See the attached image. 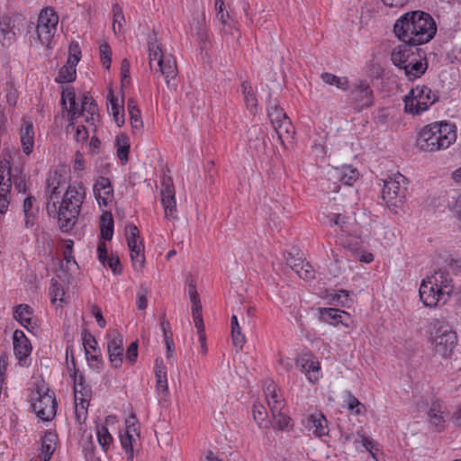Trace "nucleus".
Listing matches in <instances>:
<instances>
[{
  "label": "nucleus",
  "instance_id": "nucleus-1",
  "mask_svg": "<svg viewBox=\"0 0 461 461\" xmlns=\"http://www.w3.org/2000/svg\"><path fill=\"white\" fill-rule=\"evenodd\" d=\"M59 178L55 173L47 180L46 192L49 194L47 212L57 217L59 229L68 232L75 226L82 203L86 197V188L81 183L69 185L59 202Z\"/></svg>",
  "mask_w": 461,
  "mask_h": 461
},
{
  "label": "nucleus",
  "instance_id": "nucleus-2",
  "mask_svg": "<svg viewBox=\"0 0 461 461\" xmlns=\"http://www.w3.org/2000/svg\"><path fill=\"white\" fill-rule=\"evenodd\" d=\"M437 32L433 18L422 11H412L397 19L393 33L401 42L420 46L430 41Z\"/></svg>",
  "mask_w": 461,
  "mask_h": 461
},
{
  "label": "nucleus",
  "instance_id": "nucleus-3",
  "mask_svg": "<svg viewBox=\"0 0 461 461\" xmlns=\"http://www.w3.org/2000/svg\"><path fill=\"white\" fill-rule=\"evenodd\" d=\"M456 140L455 124L436 122L422 127L416 139V147L423 152H436L449 148Z\"/></svg>",
  "mask_w": 461,
  "mask_h": 461
},
{
  "label": "nucleus",
  "instance_id": "nucleus-4",
  "mask_svg": "<svg viewBox=\"0 0 461 461\" xmlns=\"http://www.w3.org/2000/svg\"><path fill=\"white\" fill-rule=\"evenodd\" d=\"M454 285L449 273L444 270L436 271L422 280L419 294L426 307H437L445 304L453 293Z\"/></svg>",
  "mask_w": 461,
  "mask_h": 461
},
{
  "label": "nucleus",
  "instance_id": "nucleus-5",
  "mask_svg": "<svg viewBox=\"0 0 461 461\" xmlns=\"http://www.w3.org/2000/svg\"><path fill=\"white\" fill-rule=\"evenodd\" d=\"M393 64L402 69L409 79L421 77L428 68L425 52L417 46L402 42L391 53Z\"/></svg>",
  "mask_w": 461,
  "mask_h": 461
},
{
  "label": "nucleus",
  "instance_id": "nucleus-6",
  "mask_svg": "<svg viewBox=\"0 0 461 461\" xmlns=\"http://www.w3.org/2000/svg\"><path fill=\"white\" fill-rule=\"evenodd\" d=\"M427 332L433 350L444 358L451 356L457 343V336L447 321L433 318L428 322Z\"/></svg>",
  "mask_w": 461,
  "mask_h": 461
},
{
  "label": "nucleus",
  "instance_id": "nucleus-7",
  "mask_svg": "<svg viewBox=\"0 0 461 461\" xmlns=\"http://www.w3.org/2000/svg\"><path fill=\"white\" fill-rule=\"evenodd\" d=\"M148 51L150 68H153V62L156 61L158 65V71L164 76L165 81L168 85L170 79L175 78L177 75L176 61L173 56L164 55L161 43L158 42L155 32L149 35Z\"/></svg>",
  "mask_w": 461,
  "mask_h": 461
},
{
  "label": "nucleus",
  "instance_id": "nucleus-8",
  "mask_svg": "<svg viewBox=\"0 0 461 461\" xmlns=\"http://www.w3.org/2000/svg\"><path fill=\"white\" fill-rule=\"evenodd\" d=\"M406 181V177L400 173H396L384 180L382 197L386 203L387 207L394 213H397V209L405 203Z\"/></svg>",
  "mask_w": 461,
  "mask_h": 461
},
{
  "label": "nucleus",
  "instance_id": "nucleus-9",
  "mask_svg": "<svg viewBox=\"0 0 461 461\" xmlns=\"http://www.w3.org/2000/svg\"><path fill=\"white\" fill-rule=\"evenodd\" d=\"M438 100V95L427 86H417L404 97V110L418 115L428 110Z\"/></svg>",
  "mask_w": 461,
  "mask_h": 461
},
{
  "label": "nucleus",
  "instance_id": "nucleus-10",
  "mask_svg": "<svg viewBox=\"0 0 461 461\" xmlns=\"http://www.w3.org/2000/svg\"><path fill=\"white\" fill-rule=\"evenodd\" d=\"M59 16L52 8L41 10L35 29L33 41L46 48H50L52 38L57 31Z\"/></svg>",
  "mask_w": 461,
  "mask_h": 461
},
{
  "label": "nucleus",
  "instance_id": "nucleus-11",
  "mask_svg": "<svg viewBox=\"0 0 461 461\" xmlns=\"http://www.w3.org/2000/svg\"><path fill=\"white\" fill-rule=\"evenodd\" d=\"M358 176V171L351 166L344 165L340 167H331L327 172L326 187L331 193H337L339 189V183L350 186L357 180Z\"/></svg>",
  "mask_w": 461,
  "mask_h": 461
},
{
  "label": "nucleus",
  "instance_id": "nucleus-12",
  "mask_svg": "<svg viewBox=\"0 0 461 461\" xmlns=\"http://www.w3.org/2000/svg\"><path fill=\"white\" fill-rule=\"evenodd\" d=\"M37 395L32 403V409L37 417L43 421L53 420L57 412V401L54 393L49 389L43 393L41 390H38Z\"/></svg>",
  "mask_w": 461,
  "mask_h": 461
},
{
  "label": "nucleus",
  "instance_id": "nucleus-13",
  "mask_svg": "<svg viewBox=\"0 0 461 461\" xmlns=\"http://www.w3.org/2000/svg\"><path fill=\"white\" fill-rule=\"evenodd\" d=\"M140 231L136 225L131 224L126 227L127 245L131 252L132 266L137 271H141L145 266L144 246L141 241L138 242Z\"/></svg>",
  "mask_w": 461,
  "mask_h": 461
},
{
  "label": "nucleus",
  "instance_id": "nucleus-14",
  "mask_svg": "<svg viewBox=\"0 0 461 461\" xmlns=\"http://www.w3.org/2000/svg\"><path fill=\"white\" fill-rule=\"evenodd\" d=\"M161 203L164 208L165 217L167 220L178 219L176 201V192L170 176L164 177L161 183Z\"/></svg>",
  "mask_w": 461,
  "mask_h": 461
},
{
  "label": "nucleus",
  "instance_id": "nucleus-15",
  "mask_svg": "<svg viewBox=\"0 0 461 461\" xmlns=\"http://www.w3.org/2000/svg\"><path fill=\"white\" fill-rule=\"evenodd\" d=\"M349 99L357 110L369 107L374 102L373 90L366 80H360L352 88Z\"/></svg>",
  "mask_w": 461,
  "mask_h": 461
},
{
  "label": "nucleus",
  "instance_id": "nucleus-16",
  "mask_svg": "<svg viewBox=\"0 0 461 461\" xmlns=\"http://www.w3.org/2000/svg\"><path fill=\"white\" fill-rule=\"evenodd\" d=\"M109 361L115 368H120L123 362V338L121 334L110 335L107 341Z\"/></svg>",
  "mask_w": 461,
  "mask_h": 461
},
{
  "label": "nucleus",
  "instance_id": "nucleus-17",
  "mask_svg": "<svg viewBox=\"0 0 461 461\" xmlns=\"http://www.w3.org/2000/svg\"><path fill=\"white\" fill-rule=\"evenodd\" d=\"M18 31L13 17L0 15V43L3 47H10L15 42Z\"/></svg>",
  "mask_w": 461,
  "mask_h": 461
},
{
  "label": "nucleus",
  "instance_id": "nucleus-18",
  "mask_svg": "<svg viewBox=\"0 0 461 461\" xmlns=\"http://www.w3.org/2000/svg\"><path fill=\"white\" fill-rule=\"evenodd\" d=\"M93 191L100 206L107 207L113 199V189L109 178L100 176L96 179Z\"/></svg>",
  "mask_w": 461,
  "mask_h": 461
},
{
  "label": "nucleus",
  "instance_id": "nucleus-19",
  "mask_svg": "<svg viewBox=\"0 0 461 461\" xmlns=\"http://www.w3.org/2000/svg\"><path fill=\"white\" fill-rule=\"evenodd\" d=\"M14 352L20 366L27 365V357L31 355L32 345L23 331L16 330L14 332Z\"/></svg>",
  "mask_w": 461,
  "mask_h": 461
},
{
  "label": "nucleus",
  "instance_id": "nucleus-20",
  "mask_svg": "<svg viewBox=\"0 0 461 461\" xmlns=\"http://www.w3.org/2000/svg\"><path fill=\"white\" fill-rule=\"evenodd\" d=\"M320 320L331 325L343 324L349 328L353 321L348 313L336 308H319Z\"/></svg>",
  "mask_w": 461,
  "mask_h": 461
},
{
  "label": "nucleus",
  "instance_id": "nucleus-21",
  "mask_svg": "<svg viewBox=\"0 0 461 461\" xmlns=\"http://www.w3.org/2000/svg\"><path fill=\"white\" fill-rule=\"evenodd\" d=\"M305 427L318 438L329 434L328 420L321 412H315L307 416Z\"/></svg>",
  "mask_w": 461,
  "mask_h": 461
},
{
  "label": "nucleus",
  "instance_id": "nucleus-22",
  "mask_svg": "<svg viewBox=\"0 0 461 461\" xmlns=\"http://www.w3.org/2000/svg\"><path fill=\"white\" fill-rule=\"evenodd\" d=\"M265 395L272 415H278L285 406V402L283 397L277 393L274 384H269L265 388Z\"/></svg>",
  "mask_w": 461,
  "mask_h": 461
},
{
  "label": "nucleus",
  "instance_id": "nucleus-23",
  "mask_svg": "<svg viewBox=\"0 0 461 461\" xmlns=\"http://www.w3.org/2000/svg\"><path fill=\"white\" fill-rule=\"evenodd\" d=\"M20 135L23 152L26 155L31 154L34 144V132L32 122L26 120L23 121Z\"/></svg>",
  "mask_w": 461,
  "mask_h": 461
},
{
  "label": "nucleus",
  "instance_id": "nucleus-24",
  "mask_svg": "<svg viewBox=\"0 0 461 461\" xmlns=\"http://www.w3.org/2000/svg\"><path fill=\"white\" fill-rule=\"evenodd\" d=\"M107 101L109 104L107 105V109L109 113L113 115L114 122L118 127H122L124 124V110L122 104H120L118 100L114 97L113 90H109L107 94Z\"/></svg>",
  "mask_w": 461,
  "mask_h": 461
},
{
  "label": "nucleus",
  "instance_id": "nucleus-25",
  "mask_svg": "<svg viewBox=\"0 0 461 461\" xmlns=\"http://www.w3.org/2000/svg\"><path fill=\"white\" fill-rule=\"evenodd\" d=\"M273 127L282 143L293 140L295 131L289 117L285 118Z\"/></svg>",
  "mask_w": 461,
  "mask_h": 461
},
{
  "label": "nucleus",
  "instance_id": "nucleus-26",
  "mask_svg": "<svg viewBox=\"0 0 461 461\" xmlns=\"http://www.w3.org/2000/svg\"><path fill=\"white\" fill-rule=\"evenodd\" d=\"M155 375L157 390L168 395V384L166 366L163 365L161 361L159 362L158 360H156Z\"/></svg>",
  "mask_w": 461,
  "mask_h": 461
},
{
  "label": "nucleus",
  "instance_id": "nucleus-27",
  "mask_svg": "<svg viewBox=\"0 0 461 461\" xmlns=\"http://www.w3.org/2000/svg\"><path fill=\"white\" fill-rule=\"evenodd\" d=\"M32 314V308L27 304H20L15 307L14 312V317L16 321H20V323L28 329L29 325L32 322L31 315Z\"/></svg>",
  "mask_w": 461,
  "mask_h": 461
},
{
  "label": "nucleus",
  "instance_id": "nucleus-28",
  "mask_svg": "<svg viewBox=\"0 0 461 461\" xmlns=\"http://www.w3.org/2000/svg\"><path fill=\"white\" fill-rule=\"evenodd\" d=\"M113 234V219L111 212H105L101 216V236L104 240H111Z\"/></svg>",
  "mask_w": 461,
  "mask_h": 461
},
{
  "label": "nucleus",
  "instance_id": "nucleus-29",
  "mask_svg": "<svg viewBox=\"0 0 461 461\" xmlns=\"http://www.w3.org/2000/svg\"><path fill=\"white\" fill-rule=\"evenodd\" d=\"M430 423L435 426L438 430L444 427L445 420L443 412L440 410V405L438 402H433L428 413Z\"/></svg>",
  "mask_w": 461,
  "mask_h": 461
},
{
  "label": "nucleus",
  "instance_id": "nucleus-30",
  "mask_svg": "<svg viewBox=\"0 0 461 461\" xmlns=\"http://www.w3.org/2000/svg\"><path fill=\"white\" fill-rule=\"evenodd\" d=\"M321 78L324 83L330 86H335L337 88L346 90L348 86V79L346 77H337L331 73H322Z\"/></svg>",
  "mask_w": 461,
  "mask_h": 461
},
{
  "label": "nucleus",
  "instance_id": "nucleus-31",
  "mask_svg": "<svg viewBox=\"0 0 461 461\" xmlns=\"http://www.w3.org/2000/svg\"><path fill=\"white\" fill-rule=\"evenodd\" d=\"M76 79V65L67 63L60 68L56 81L59 83H70Z\"/></svg>",
  "mask_w": 461,
  "mask_h": 461
},
{
  "label": "nucleus",
  "instance_id": "nucleus-32",
  "mask_svg": "<svg viewBox=\"0 0 461 461\" xmlns=\"http://www.w3.org/2000/svg\"><path fill=\"white\" fill-rule=\"evenodd\" d=\"M74 394L76 409L77 410V407L80 406L82 410L86 411L89 405V399L91 394L90 389L85 387V390H82V388L75 387Z\"/></svg>",
  "mask_w": 461,
  "mask_h": 461
},
{
  "label": "nucleus",
  "instance_id": "nucleus-33",
  "mask_svg": "<svg viewBox=\"0 0 461 461\" xmlns=\"http://www.w3.org/2000/svg\"><path fill=\"white\" fill-rule=\"evenodd\" d=\"M117 156L122 163L128 161V155L130 151V142L126 135H120L116 138Z\"/></svg>",
  "mask_w": 461,
  "mask_h": 461
},
{
  "label": "nucleus",
  "instance_id": "nucleus-34",
  "mask_svg": "<svg viewBox=\"0 0 461 461\" xmlns=\"http://www.w3.org/2000/svg\"><path fill=\"white\" fill-rule=\"evenodd\" d=\"M56 435L48 432L44 435L41 443V456L47 458H51L53 452L55 450L53 444L55 442Z\"/></svg>",
  "mask_w": 461,
  "mask_h": 461
},
{
  "label": "nucleus",
  "instance_id": "nucleus-35",
  "mask_svg": "<svg viewBox=\"0 0 461 461\" xmlns=\"http://www.w3.org/2000/svg\"><path fill=\"white\" fill-rule=\"evenodd\" d=\"M81 108L84 113L91 115V119H93V116H98L97 104L88 93L84 94L82 97Z\"/></svg>",
  "mask_w": 461,
  "mask_h": 461
},
{
  "label": "nucleus",
  "instance_id": "nucleus-36",
  "mask_svg": "<svg viewBox=\"0 0 461 461\" xmlns=\"http://www.w3.org/2000/svg\"><path fill=\"white\" fill-rule=\"evenodd\" d=\"M113 29L115 33L121 32L122 29L125 23L124 15L122 13V9L118 4L113 5Z\"/></svg>",
  "mask_w": 461,
  "mask_h": 461
},
{
  "label": "nucleus",
  "instance_id": "nucleus-37",
  "mask_svg": "<svg viewBox=\"0 0 461 461\" xmlns=\"http://www.w3.org/2000/svg\"><path fill=\"white\" fill-rule=\"evenodd\" d=\"M68 112V116L69 123L66 127V132L69 133L70 131H74L76 120L77 118H79L80 116H83L84 112H83L81 106L79 107L77 104H75L73 106L69 105V109Z\"/></svg>",
  "mask_w": 461,
  "mask_h": 461
},
{
  "label": "nucleus",
  "instance_id": "nucleus-38",
  "mask_svg": "<svg viewBox=\"0 0 461 461\" xmlns=\"http://www.w3.org/2000/svg\"><path fill=\"white\" fill-rule=\"evenodd\" d=\"M65 294L64 289L60 284H59L58 280L55 278L51 279V284L50 287V295L51 298V303H55L57 301L62 303L64 301L63 296Z\"/></svg>",
  "mask_w": 461,
  "mask_h": 461
},
{
  "label": "nucleus",
  "instance_id": "nucleus-39",
  "mask_svg": "<svg viewBox=\"0 0 461 461\" xmlns=\"http://www.w3.org/2000/svg\"><path fill=\"white\" fill-rule=\"evenodd\" d=\"M130 121L132 129V134L140 137L143 133V122L141 120L140 111H135L130 114Z\"/></svg>",
  "mask_w": 461,
  "mask_h": 461
},
{
  "label": "nucleus",
  "instance_id": "nucleus-40",
  "mask_svg": "<svg viewBox=\"0 0 461 461\" xmlns=\"http://www.w3.org/2000/svg\"><path fill=\"white\" fill-rule=\"evenodd\" d=\"M241 87L243 89L244 99H245L247 107L250 110H252L253 108H256L257 104H258L257 98H256V95H255L251 86L248 83L243 82L241 85Z\"/></svg>",
  "mask_w": 461,
  "mask_h": 461
},
{
  "label": "nucleus",
  "instance_id": "nucleus-41",
  "mask_svg": "<svg viewBox=\"0 0 461 461\" xmlns=\"http://www.w3.org/2000/svg\"><path fill=\"white\" fill-rule=\"evenodd\" d=\"M297 366L305 373H314L320 370V363L315 359L301 358L297 361Z\"/></svg>",
  "mask_w": 461,
  "mask_h": 461
},
{
  "label": "nucleus",
  "instance_id": "nucleus-42",
  "mask_svg": "<svg viewBox=\"0 0 461 461\" xmlns=\"http://www.w3.org/2000/svg\"><path fill=\"white\" fill-rule=\"evenodd\" d=\"M268 116L273 126L288 117L284 110L277 104H274L269 107Z\"/></svg>",
  "mask_w": 461,
  "mask_h": 461
},
{
  "label": "nucleus",
  "instance_id": "nucleus-43",
  "mask_svg": "<svg viewBox=\"0 0 461 461\" xmlns=\"http://www.w3.org/2000/svg\"><path fill=\"white\" fill-rule=\"evenodd\" d=\"M82 339L86 356L89 355L90 350L93 352L97 351V341L91 333L87 330H84Z\"/></svg>",
  "mask_w": 461,
  "mask_h": 461
},
{
  "label": "nucleus",
  "instance_id": "nucleus-44",
  "mask_svg": "<svg viewBox=\"0 0 461 461\" xmlns=\"http://www.w3.org/2000/svg\"><path fill=\"white\" fill-rule=\"evenodd\" d=\"M348 408L357 415H360L365 410V406L357 398H356L350 392L347 393Z\"/></svg>",
  "mask_w": 461,
  "mask_h": 461
},
{
  "label": "nucleus",
  "instance_id": "nucleus-45",
  "mask_svg": "<svg viewBox=\"0 0 461 461\" xmlns=\"http://www.w3.org/2000/svg\"><path fill=\"white\" fill-rule=\"evenodd\" d=\"M252 412L254 420L258 422L259 426H262L267 418V411L266 407L261 403H255L253 405Z\"/></svg>",
  "mask_w": 461,
  "mask_h": 461
},
{
  "label": "nucleus",
  "instance_id": "nucleus-46",
  "mask_svg": "<svg viewBox=\"0 0 461 461\" xmlns=\"http://www.w3.org/2000/svg\"><path fill=\"white\" fill-rule=\"evenodd\" d=\"M100 58L104 68L108 70L111 67L112 52L107 43L100 45Z\"/></svg>",
  "mask_w": 461,
  "mask_h": 461
},
{
  "label": "nucleus",
  "instance_id": "nucleus-47",
  "mask_svg": "<svg viewBox=\"0 0 461 461\" xmlns=\"http://www.w3.org/2000/svg\"><path fill=\"white\" fill-rule=\"evenodd\" d=\"M276 421L277 428L280 429H289L293 427L292 420L282 411L278 412V415H272Z\"/></svg>",
  "mask_w": 461,
  "mask_h": 461
},
{
  "label": "nucleus",
  "instance_id": "nucleus-48",
  "mask_svg": "<svg viewBox=\"0 0 461 461\" xmlns=\"http://www.w3.org/2000/svg\"><path fill=\"white\" fill-rule=\"evenodd\" d=\"M97 438L99 444L104 448L107 447L113 441V438L106 427H101L97 430Z\"/></svg>",
  "mask_w": 461,
  "mask_h": 461
},
{
  "label": "nucleus",
  "instance_id": "nucleus-49",
  "mask_svg": "<svg viewBox=\"0 0 461 461\" xmlns=\"http://www.w3.org/2000/svg\"><path fill=\"white\" fill-rule=\"evenodd\" d=\"M330 220L333 221V223L339 227L341 231L348 232L349 231V221L348 218L342 215V214H332L330 217Z\"/></svg>",
  "mask_w": 461,
  "mask_h": 461
},
{
  "label": "nucleus",
  "instance_id": "nucleus-50",
  "mask_svg": "<svg viewBox=\"0 0 461 461\" xmlns=\"http://www.w3.org/2000/svg\"><path fill=\"white\" fill-rule=\"evenodd\" d=\"M74 132V140L78 143H84L88 139V131L84 125H76L74 131H70L69 133Z\"/></svg>",
  "mask_w": 461,
  "mask_h": 461
},
{
  "label": "nucleus",
  "instance_id": "nucleus-51",
  "mask_svg": "<svg viewBox=\"0 0 461 461\" xmlns=\"http://www.w3.org/2000/svg\"><path fill=\"white\" fill-rule=\"evenodd\" d=\"M67 102H68L69 105H72V106L75 104H77L75 91L72 87H67L62 91L61 105L63 107H66Z\"/></svg>",
  "mask_w": 461,
  "mask_h": 461
},
{
  "label": "nucleus",
  "instance_id": "nucleus-52",
  "mask_svg": "<svg viewBox=\"0 0 461 461\" xmlns=\"http://www.w3.org/2000/svg\"><path fill=\"white\" fill-rule=\"evenodd\" d=\"M133 440H134V438L132 436H130V435H122L121 436L122 447L125 450V452L128 454L130 459H132V457H133V448H132Z\"/></svg>",
  "mask_w": 461,
  "mask_h": 461
},
{
  "label": "nucleus",
  "instance_id": "nucleus-53",
  "mask_svg": "<svg viewBox=\"0 0 461 461\" xmlns=\"http://www.w3.org/2000/svg\"><path fill=\"white\" fill-rule=\"evenodd\" d=\"M81 50L77 43H72L69 46V55L68 62L77 66L80 59Z\"/></svg>",
  "mask_w": 461,
  "mask_h": 461
},
{
  "label": "nucleus",
  "instance_id": "nucleus-54",
  "mask_svg": "<svg viewBox=\"0 0 461 461\" xmlns=\"http://www.w3.org/2000/svg\"><path fill=\"white\" fill-rule=\"evenodd\" d=\"M109 267L114 274H121V261L117 255H111V257H107L105 265Z\"/></svg>",
  "mask_w": 461,
  "mask_h": 461
},
{
  "label": "nucleus",
  "instance_id": "nucleus-55",
  "mask_svg": "<svg viewBox=\"0 0 461 461\" xmlns=\"http://www.w3.org/2000/svg\"><path fill=\"white\" fill-rule=\"evenodd\" d=\"M232 343L236 348L241 350L246 343L245 335L241 330H236L231 332Z\"/></svg>",
  "mask_w": 461,
  "mask_h": 461
},
{
  "label": "nucleus",
  "instance_id": "nucleus-56",
  "mask_svg": "<svg viewBox=\"0 0 461 461\" xmlns=\"http://www.w3.org/2000/svg\"><path fill=\"white\" fill-rule=\"evenodd\" d=\"M333 299L336 300L338 305L340 306H348L350 301L349 294L347 290L336 291Z\"/></svg>",
  "mask_w": 461,
  "mask_h": 461
},
{
  "label": "nucleus",
  "instance_id": "nucleus-57",
  "mask_svg": "<svg viewBox=\"0 0 461 461\" xmlns=\"http://www.w3.org/2000/svg\"><path fill=\"white\" fill-rule=\"evenodd\" d=\"M300 269H297V275L303 279H312L314 278V270L312 267L306 262V265H303Z\"/></svg>",
  "mask_w": 461,
  "mask_h": 461
},
{
  "label": "nucleus",
  "instance_id": "nucleus-58",
  "mask_svg": "<svg viewBox=\"0 0 461 461\" xmlns=\"http://www.w3.org/2000/svg\"><path fill=\"white\" fill-rule=\"evenodd\" d=\"M10 165L7 160H1L0 161V185L5 184V181L8 178H11L10 176Z\"/></svg>",
  "mask_w": 461,
  "mask_h": 461
},
{
  "label": "nucleus",
  "instance_id": "nucleus-59",
  "mask_svg": "<svg viewBox=\"0 0 461 461\" xmlns=\"http://www.w3.org/2000/svg\"><path fill=\"white\" fill-rule=\"evenodd\" d=\"M138 357V342L133 341L130 344L126 351V358L131 363L136 362Z\"/></svg>",
  "mask_w": 461,
  "mask_h": 461
},
{
  "label": "nucleus",
  "instance_id": "nucleus-60",
  "mask_svg": "<svg viewBox=\"0 0 461 461\" xmlns=\"http://www.w3.org/2000/svg\"><path fill=\"white\" fill-rule=\"evenodd\" d=\"M91 313L96 319L97 324L100 328H104L106 325V321L103 316L101 309L97 305L91 306Z\"/></svg>",
  "mask_w": 461,
  "mask_h": 461
},
{
  "label": "nucleus",
  "instance_id": "nucleus-61",
  "mask_svg": "<svg viewBox=\"0 0 461 461\" xmlns=\"http://www.w3.org/2000/svg\"><path fill=\"white\" fill-rule=\"evenodd\" d=\"M86 358H87L90 367H92L94 369H97V370H99L101 368V366L103 365V360H102L101 355H97V354L91 355V356L87 355Z\"/></svg>",
  "mask_w": 461,
  "mask_h": 461
},
{
  "label": "nucleus",
  "instance_id": "nucleus-62",
  "mask_svg": "<svg viewBox=\"0 0 461 461\" xmlns=\"http://www.w3.org/2000/svg\"><path fill=\"white\" fill-rule=\"evenodd\" d=\"M98 258L99 260L105 265L106 258L108 257L107 248L104 241H99L97 246Z\"/></svg>",
  "mask_w": 461,
  "mask_h": 461
},
{
  "label": "nucleus",
  "instance_id": "nucleus-63",
  "mask_svg": "<svg viewBox=\"0 0 461 461\" xmlns=\"http://www.w3.org/2000/svg\"><path fill=\"white\" fill-rule=\"evenodd\" d=\"M35 199L32 196H28L23 202V212L24 214H35L33 212V204Z\"/></svg>",
  "mask_w": 461,
  "mask_h": 461
},
{
  "label": "nucleus",
  "instance_id": "nucleus-64",
  "mask_svg": "<svg viewBox=\"0 0 461 461\" xmlns=\"http://www.w3.org/2000/svg\"><path fill=\"white\" fill-rule=\"evenodd\" d=\"M137 307L139 310H145L148 306V300L146 291L144 293H139L137 295Z\"/></svg>",
  "mask_w": 461,
  "mask_h": 461
}]
</instances>
